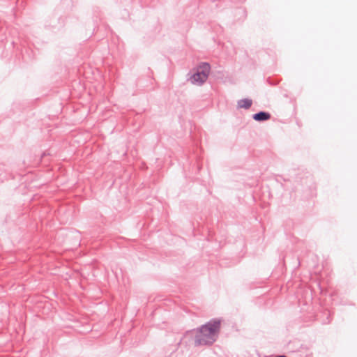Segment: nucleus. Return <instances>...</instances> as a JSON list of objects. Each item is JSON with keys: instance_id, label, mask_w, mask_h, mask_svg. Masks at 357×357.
Masks as SVG:
<instances>
[{"instance_id": "1", "label": "nucleus", "mask_w": 357, "mask_h": 357, "mask_svg": "<svg viewBox=\"0 0 357 357\" xmlns=\"http://www.w3.org/2000/svg\"><path fill=\"white\" fill-rule=\"evenodd\" d=\"M221 321L213 319L203 325L195 331V340L197 345L212 344L219 333Z\"/></svg>"}, {"instance_id": "2", "label": "nucleus", "mask_w": 357, "mask_h": 357, "mask_svg": "<svg viewBox=\"0 0 357 357\" xmlns=\"http://www.w3.org/2000/svg\"><path fill=\"white\" fill-rule=\"evenodd\" d=\"M210 72V66L208 63L201 64L197 69L195 73L190 77V82L193 84L201 85L208 78Z\"/></svg>"}, {"instance_id": "3", "label": "nucleus", "mask_w": 357, "mask_h": 357, "mask_svg": "<svg viewBox=\"0 0 357 357\" xmlns=\"http://www.w3.org/2000/svg\"><path fill=\"white\" fill-rule=\"evenodd\" d=\"M270 118V114L264 112H260L253 115V119L257 121H266L268 120Z\"/></svg>"}, {"instance_id": "4", "label": "nucleus", "mask_w": 357, "mask_h": 357, "mask_svg": "<svg viewBox=\"0 0 357 357\" xmlns=\"http://www.w3.org/2000/svg\"><path fill=\"white\" fill-rule=\"evenodd\" d=\"M252 104V101L250 99H242L238 101L237 105L238 108L249 109Z\"/></svg>"}]
</instances>
